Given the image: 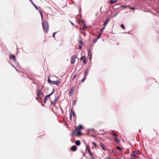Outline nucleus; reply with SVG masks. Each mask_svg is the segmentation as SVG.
<instances>
[{
	"label": "nucleus",
	"mask_w": 159,
	"mask_h": 159,
	"mask_svg": "<svg viewBox=\"0 0 159 159\" xmlns=\"http://www.w3.org/2000/svg\"><path fill=\"white\" fill-rule=\"evenodd\" d=\"M91 157L93 159H94V157H93V156H91Z\"/></svg>",
	"instance_id": "nucleus-42"
},
{
	"label": "nucleus",
	"mask_w": 159,
	"mask_h": 159,
	"mask_svg": "<svg viewBox=\"0 0 159 159\" xmlns=\"http://www.w3.org/2000/svg\"><path fill=\"white\" fill-rule=\"evenodd\" d=\"M70 119H71V115H70Z\"/></svg>",
	"instance_id": "nucleus-44"
},
{
	"label": "nucleus",
	"mask_w": 159,
	"mask_h": 159,
	"mask_svg": "<svg viewBox=\"0 0 159 159\" xmlns=\"http://www.w3.org/2000/svg\"><path fill=\"white\" fill-rule=\"evenodd\" d=\"M120 27H121V28L123 29V30H125V27L124 26V25L123 24H121V25H120Z\"/></svg>",
	"instance_id": "nucleus-24"
},
{
	"label": "nucleus",
	"mask_w": 159,
	"mask_h": 159,
	"mask_svg": "<svg viewBox=\"0 0 159 159\" xmlns=\"http://www.w3.org/2000/svg\"><path fill=\"white\" fill-rule=\"evenodd\" d=\"M32 4H33L34 6L35 7L36 9L38 10V7L37 6H36L33 2H32Z\"/></svg>",
	"instance_id": "nucleus-23"
},
{
	"label": "nucleus",
	"mask_w": 159,
	"mask_h": 159,
	"mask_svg": "<svg viewBox=\"0 0 159 159\" xmlns=\"http://www.w3.org/2000/svg\"><path fill=\"white\" fill-rule=\"evenodd\" d=\"M60 83V81L59 80L55 81H52L50 84H52L58 85Z\"/></svg>",
	"instance_id": "nucleus-6"
},
{
	"label": "nucleus",
	"mask_w": 159,
	"mask_h": 159,
	"mask_svg": "<svg viewBox=\"0 0 159 159\" xmlns=\"http://www.w3.org/2000/svg\"><path fill=\"white\" fill-rule=\"evenodd\" d=\"M42 93H41V91L39 89H38L36 93V94L38 97L40 98V95Z\"/></svg>",
	"instance_id": "nucleus-11"
},
{
	"label": "nucleus",
	"mask_w": 159,
	"mask_h": 159,
	"mask_svg": "<svg viewBox=\"0 0 159 159\" xmlns=\"http://www.w3.org/2000/svg\"><path fill=\"white\" fill-rule=\"evenodd\" d=\"M77 75H75L74 76V77L73 78V80H74V79L76 77Z\"/></svg>",
	"instance_id": "nucleus-34"
},
{
	"label": "nucleus",
	"mask_w": 159,
	"mask_h": 159,
	"mask_svg": "<svg viewBox=\"0 0 159 159\" xmlns=\"http://www.w3.org/2000/svg\"><path fill=\"white\" fill-rule=\"evenodd\" d=\"M116 148L119 150H121V148L118 146H116Z\"/></svg>",
	"instance_id": "nucleus-26"
},
{
	"label": "nucleus",
	"mask_w": 159,
	"mask_h": 159,
	"mask_svg": "<svg viewBox=\"0 0 159 159\" xmlns=\"http://www.w3.org/2000/svg\"><path fill=\"white\" fill-rule=\"evenodd\" d=\"M71 150L73 151H75L77 150V147L75 145H73L71 148Z\"/></svg>",
	"instance_id": "nucleus-10"
},
{
	"label": "nucleus",
	"mask_w": 159,
	"mask_h": 159,
	"mask_svg": "<svg viewBox=\"0 0 159 159\" xmlns=\"http://www.w3.org/2000/svg\"><path fill=\"white\" fill-rule=\"evenodd\" d=\"M30 0V1L31 2V3H32V2H33L32 0Z\"/></svg>",
	"instance_id": "nucleus-43"
},
{
	"label": "nucleus",
	"mask_w": 159,
	"mask_h": 159,
	"mask_svg": "<svg viewBox=\"0 0 159 159\" xmlns=\"http://www.w3.org/2000/svg\"><path fill=\"white\" fill-rule=\"evenodd\" d=\"M70 23H71V25H72L73 26H74V24L73 23V22H71V21H70Z\"/></svg>",
	"instance_id": "nucleus-40"
},
{
	"label": "nucleus",
	"mask_w": 159,
	"mask_h": 159,
	"mask_svg": "<svg viewBox=\"0 0 159 159\" xmlns=\"http://www.w3.org/2000/svg\"><path fill=\"white\" fill-rule=\"evenodd\" d=\"M140 153V152L139 151H133L130 154L131 156L132 157L130 159H135V158H139Z\"/></svg>",
	"instance_id": "nucleus-2"
},
{
	"label": "nucleus",
	"mask_w": 159,
	"mask_h": 159,
	"mask_svg": "<svg viewBox=\"0 0 159 159\" xmlns=\"http://www.w3.org/2000/svg\"><path fill=\"white\" fill-rule=\"evenodd\" d=\"M79 44L81 45H82L83 44V42L81 40H79Z\"/></svg>",
	"instance_id": "nucleus-22"
},
{
	"label": "nucleus",
	"mask_w": 159,
	"mask_h": 159,
	"mask_svg": "<svg viewBox=\"0 0 159 159\" xmlns=\"http://www.w3.org/2000/svg\"><path fill=\"white\" fill-rule=\"evenodd\" d=\"M53 92L54 91H53L51 93L48 95H47L45 96L44 99V103H46V101L48 98H49L51 102V103L52 104H53L54 105H55V104L56 103L57 100L58 99V97H56V96L51 97V96L52 95Z\"/></svg>",
	"instance_id": "nucleus-1"
},
{
	"label": "nucleus",
	"mask_w": 159,
	"mask_h": 159,
	"mask_svg": "<svg viewBox=\"0 0 159 159\" xmlns=\"http://www.w3.org/2000/svg\"><path fill=\"white\" fill-rule=\"evenodd\" d=\"M77 56L76 55H73L71 57L70 63L73 64L75 63V60L77 58Z\"/></svg>",
	"instance_id": "nucleus-4"
},
{
	"label": "nucleus",
	"mask_w": 159,
	"mask_h": 159,
	"mask_svg": "<svg viewBox=\"0 0 159 159\" xmlns=\"http://www.w3.org/2000/svg\"><path fill=\"white\" fill-rule=\"evenodd\" d=\"M75 89V88L74 86H73L71 87V89L70 90L69 95L70 96H71V95H72L73 94V93Z\"/></svg>",
	"instance_id": "nucleus-9"
},
{
	"label": "nucleus",
	"mask_w": 159,
	"mask_h": 159,
	"mask_svg": "<svg viewBox=\"0 0 159 159\" xmlns=\"http://www.w3.org/2000/svg\"><path fill=\"white\" fill-rule=\"evenodd\" d=\"M101 35H102V34H99V35H98V37H97V39H96V40H97L98 39H99L100 37H101Z\"/></svg>",
	"instance_id": "nucleus-25"
},
{
	"label": "nucleus",
	"mask_w": 159,
	"mask_h": 159,
	"mask_svg": "<svg viewBox=\"0 0 159 159\" xmlns=\"http://www.w3.org/2000/svg\"><path fill=\"white\" fill-rule=\"evenodd\" d=\"M105 27H103L100 30V31L101 32H102L103 30L105 29Z\"/></svg>",
	"instance_id": "nucleus-29"
},
{
	"label": "nucleus",
	"mask_w": 159,
	"mask_h": 159,
	"mask_svg": "<svg viewBox=\"0 0 159 159\" xmlns=\"http://www.w3.org/2000/svg\"><path fill=\"white\" fill-rule=\"evenodd\" d=\"M75 144L77 146H80V142L79 140H77L75 142Z\"/></svg>",
	"instance_id": "nucleus-14"
},
{
	"label": "nucleus",
	"mask_w": 159,
	"mask_h": 159,
	"mask_svg": "<svg viewBox=\"0 0 159 159\" xmlns=\"http://www.w3.org/2000/svg\"><path fill=\"white\" fill-rule=\"evenodd\" d=\"M129 8L132 10H135V8L133 7H129Z\"/></svg>",
	"instance_id": "nucleus-33"
},
{
	"label": "nucleus",
	"mask_w": 159,
	"mask_h": 159,
	"mask_svg": "<svg viewBox=\"0 0 159 159\" xmlns=\"http://www.w3.org/2000/svg\"><path fill=\"white\" fill-rule=\"evenodd\" d=\"M117 0H110V3L112 4H114V3L117 2Z\"/></svg>",
	"instance_id": "nucleus-15"
},
{
	"label": "nucleus",
	"mask_w": 159,
	"mask_h": 159,
	"mask_svg": "<svg viewBox=\"0 0 159 159\" xmlns=\"http://www.w3.org/2000/svg\"><path fill=\"white\" fill-rule=\"evenodd\" d=\"M93 144L95 147H97V145L94 142H92Z\"/></svg>",
	"instance_id": "nucleus-30"
},
{
	"label": "nucleus",
	"mask_w": 159,
	"mask_h": 159,
	"mask_svg": "<svg viewBox=\"0 0 159 159\" xmlns=\"http://www.w3.org/2000/svg\"><path fill=\"white\" fill-rule=\"evenodd\" d=\"M88 73V70L87 69L86 70L84 74H85V76L86 77V76L87 75V74Z\"/></svg>",
	"instance_id": "nucleus-20"
},
{
	"label": "nucleus",
	"mask_w": 159,
	"mask_h": 159,
	"mask_svg": "<svg viewBox=\"0 0 159 159\" xmlns=\"http://www.w3.org/2000/svg\"><path fill=\"white\" fill-rule=\"evenodd\" d=\"M87 60L86 58H85L84 59L83 62L85 64H86L87 63Z\"/></svg>",
	"instance_id": "nucleus-21"
},
{
	"label": "nucleus",
	"mask_w": 159,
	"mask_h": 159,
	"mask_svg": "<svg viewBox=\"0 0 159 159\" xmlns=\"http://www.w3.org/2000/svg\"><path fill=\"white\" fill-rule=\"evenodd\" d=\"M73 109L72 108L71 110V113H72V115L73 116H75V113L74 111H73Z\"/></svg>",
	"instance_id": "nucleus-19"
},
{
	"label": "nucleus",
	"mask_w": 159,
	"mask_h": 159,
	"mask_svg": "<svg viewBox=\"0 0 159 159\" xmlns=\"http://www.w3.org/2000/svg\"><path fill=\"white\" fill-rule=\"evenodd\" d=\"M87 150H88V153H89V154L90 153H91V151L89 148V149H88Z\"/></svg>",
	"instance_id": "nucleus-31"
},
{
	"label": "nucleus",
	"mask_w": 159,
	"mask_h": 159,
	"mask_svg": "<svg viewBox=\"0 0 159 159\" xmlns=\"http://www.w3.org/2000/svg\"><path fill=\"white\" fill-rule=\"evenodd\" d=\"M42 25L44 30L47 33L49 28V25L48 22L46 21H44L42 23Z\"/></svg>",
	"instance_id": "nucleus-3"
},
{
	"label": "nucleus",
	"mask_w": 159,
	"mask_h": 159,
	"mask_svg": "<svg viewBox=\"0 0 159 159\" xmlns=\"http://www.w3.org/2000/svg\"><path fill=\"white\" fill-rule=\"evenodd\" d=\"M84 56H83L80 58V60H82L83 59H84Z\"/></svg>",
	"instance_id": "nucleus-32"
},
{
	"label": "nucleus",
	"mask_w": 159,
	"mask_h": 159,
	"mask_svg": "<svg viewBox=\"0 0 159 159\" xmlns=\"http://www.w3.org/2000/svg\"><path fill=\"white\" fill-rule=\"evenodd\" d=\"M100 146L101 148L103 150H105V145L102 143H101L100 144Z\"/></svg>",
	"instance_id": "nucleus-13"
},
{
	"label": "nucleus",
	"mask_w": 159,
	"mask_h": 159,
	"mask_svg": "<svg viewBox=\"0 0 159 159\" xmlns=\"http://www.w3.org/2000/svg\"><path fill=\"white\" fill-rule=\"evenodd\" d=\"M81 21L84 23V25L83 27L82 30H84L85 28H87V27L86 26L83 20H81Z\"/></svg>",
	"instance_id": "nucleus-17"
},
{
	"label": "nucleus",
	"mask_w": 159,
	"mask_h": 159,
	"mask_svg": "<svg viewBox=\"0 0 159 159\" xmlns=\"http://www.w3.org/2000/svg\"><path fill=\"white\" fill-rule=\"evenodd\" d=\"M81 48H82V46L80 45L79 46V49H81Z\"/></svg>",
	"instance_id": "nucleus-41"
},
{
	"label": "nucleus",
	"mask_w": 159,
	"mask_h": 159,
	"mask_svg": "<svg viewBox=\"0 0 159 159\" xmlns=\"http://www.w3.org/2000/svg\"><path fill=\"white\" fill-rule=\"evenodd\" d=\"M57 32H55L53 33V37L54 38H55V34L57 33Z\"/></svg>",
	"instance_id": "nucleus-28"
},
{
	"label": "nucleus",
	"mask_w": 159,
	"mask_h": 159,
	"mask_svg": "<svg viewBox=\"0 0 159 159\" xmlns=\"http://www.w3.org/2000/svg\"><path fill=\"white\" fill-rule=\"evenodd\" d=\"M112 134L114 136L113 139L116 142L117 144H118L120 142V141L119 139L117 137L116 134L114 132L112 133Z\"/></svg>",
	"instance_id": "nucleus-5"
},
{
	"label": "nucleus",
	"mask_w": 159,
	"mask_h": 159,
	"mask_svg": "<svg viewBox=\"0 0 159 159\" xmlns=\"http://www.w3.org/2000/svg\"><path fill=\"white\" fill-rule=\"evenodd\" d=\"M10 59H12L14 61H16V57L14 55H13L12 54H11L10 56Z\"/></svg>",
	"instance_id": "nucleus-8"
},
{
	"label": "nucleus",
	"mask_w": 159,
	"mask_h": 159,
	"mask_svg": "<svg viewBox=\"0 0 159 159\" xmlns=\"http://www.w3.org/2000/svg\"><path fill=\"white\" fill-rule=\"evenodd\" d=\"M51 81L50 80V79L49 78V77L48 79V82L49 84H50L51 82Z\"/></svg>",
	"instance_id": "nucleus-27"
},
{
	"label": "nucleus",
	"mask_w": 159,
	"mask_h": 159,
	"mask_svg": "<svg viewBox=\"0 0 159 159\" xmlns=\"http://www.w3.org/2000/svg\"><path fill=\"white\" fill-rule=\"evenodd\" d=\"M77 101V100H75L74 101V104L75 105V103H76V102Z\"/></svg>",
	"instance_id": "nucleus-36"
},
{
	"label": "nucleus",
	"mask_w": 159,
	"mask_h": 159,
	"mask_svg": "<svg viewBox=\"0 0 159 159\" xmlns=\"http://www.w3.org/2000/svg\"><path fill=\"white\" fill-rule=\"evenodd\" d=\"M71 135H74V134L73 133V134H71Z\"/></svg>",
	"instance_id": "nucleus-45"
},
{
	"label": "nucleus",
	"mask_w": 159,
	"mask_h": 159,
	"mask_svg": "<svg viewBox=\"0 0 159 159\" xmlns=\"http://www.w3.org/2000/svg\"><path fill=\"white\" fill-rule=\"evenodd\" d=\"M89 155H90V156H93V154H92V153L91 152V153H90L89 154Z\"/></svg>",
	"instance_id": "nucleus-39"
},
{
	"label": "nucleus",
	"mask_w": 159,
	"mask_h": 159,
	"mask_svg": "<svg viewBox=\"0 0 159 159\" xmlns=\"http://www.w3.org/2000/svg\"><path fill=\"white\" fill-rule=\"evenodd\" d=\"M86 76H84V78L81 80V82L82 83L84 82V81L86 80Z\"/></svg>",
	"instance_id": "nucleus-18"
},
{
	"label": "nucleus",
	"mask_w": 159,
	"mask_h": 159,
	"mask_svg": "<svg viewBox=\"0 0 159 159\" xmlns=\"http://www.w3.org/2000/svg\"><path fill=\"white\" fill-rule=\"evenodd\" d=\"M39 98H40L38 97L37 96V97H36V99L37 100L39 101Z\"/></svg>",
	"instance_id": "nucleus-37"
},
{
	"label": "nucleus",
	"mask_w": 159,
	"mask_h": 159,
	"mask_svg": "<svg viewBox=\"0 0 159 159\" xmlns=\"http://www.w3.org/2000/svg\"><path fill=\"white\" fill-rule=\"evenodd\" d=\"M82 125H80L78 126L75 127V130L81 131V130L82 129Z\"/></svg>",
	"instance_id": "nucleus-7"
},
{
	"label": "nucleus",
	"mask_w": 159,
	"mask_h": 159,
	"mask_svg": "<svg viewBox=\"0 0 159 159\" xmlns=\"http://www.w3.org/2000/svg\"><path fill=\"white\" fill-rule=\"evenodd\" d=\"M109 19H107L106 20L105 22H104L103 24V25L106 26L107 25V24L108 22L109 21Z\"/></svg>",
	"instance_id": "nucleus-16"
},
{
	"label": "nucleus",
	"mask_w": 159,
	"mask_h": 159,
	"mask_svg": "<svg viewBox=\"0 0 159 159\" xmlns=\"http://www.w3.org/2000/svg\"><path fill=\"white\" fill-rule=\"evenodd\" d=\"M40 13L41 14L42 18H43V14H42V12L41 11H40Z\"/></svg>",
	"instance_id": "nucleus-35"
},
{
	"label": "nucleus",
	"mask_w": 159,
	"mask_h": 159,
	"mask_svg": "<svg viewBox=\"0 0 159 159\" xmlns=\"http://www.w3.org/2000/svg\"><path fill=\"white\" fill-rule=\"evenodd\" d=\"M77 131V134L75 135L76 136H80L81 135L82 133L80 131L76 130Z\"/></svg>",
	"instance_id": "nucleus-12"
},
{
	"label": "nucleus",
	"mask_w": 159,
	"mask_h": 159,
	"mask_svg": "<svg viewBox=\"0 0 159 159\" xmlns=\"http://www.w3.org/2000/svg\"><path fill=\"white\" fill-rule=\"evenodd\" d=\"M121 7H124L125 8H126V7H127V6H122Z\"/></svg>",
	"instance_id": "nucleus-38"
}]
</instances>
